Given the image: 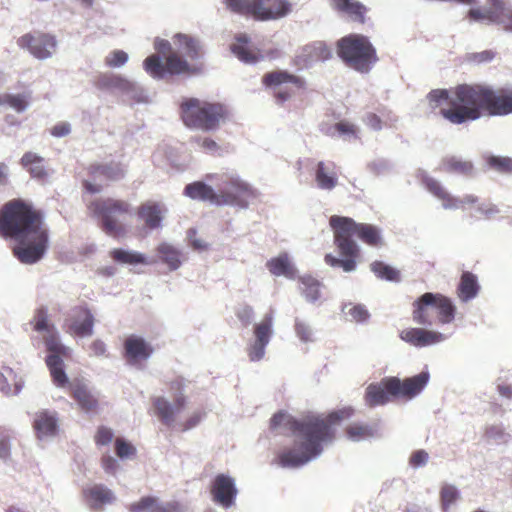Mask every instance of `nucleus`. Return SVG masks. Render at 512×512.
<instances>
[{"label":"nucleus","instance_id":"1","mask_svg":"<svg viewBox=\"0 0 512 512\" xmlns=\"http://www.w3.org/2000/svg\"><path fill=\"white\" fill-rule=\"evenodd\" d=\"M352 414L351 407L332 411L326 419L312 415L299 420L282 411L274 414L270 419V429L283 427L291 431L295 438V449L283 452L279 456V465L283 468H298L320 457L324 445L334 439L333 425L350 418Z\"/></svg>","mask_w":512,"mask_h":512},{"label":"nucleus","instance_id":"2","mask_svg":"<svg viewBox=\"0 0 512 512\" xmlns=\"http://www.w3.org/2000/svg\"><path fill=\"white\" fill-rule=\"evenodd\" d=\"M450 97L447 89H434L427 94L432 109L444 103L450 108H442L441 115L453 124L479 119L483 114L504 116L512 113V92L497 93L486 85L461 84L455 87Z\"/></svg>","mask_w":512,"mask_h":512},{"label":"nucleus","instance_id":"3","mask_svg":"<svg viewBox=\"0 0 512 512\" xmlns=\"http://www.w3.org/2000/svg\"><path fill=\"white\" fill-rule=\"evenodd\" d=\"M0 234L14 239V256L22 264L42 260L49 248V229L43 215L20 200L6 203L0 211Z\"/></svg>","mask_w":512,"mask_h":512},{"label":"nucleus","instance_id":"4","mask_svg":"<svg viewBox=\"0 0 512 512\" xmlns=\"http://www.w3.org/2000/svg\"><path fill=\"white\" fill-rule=\"evenodd\" d=\"M180 115L185 126L204 132L216 131L228 116L229 110L220 102L198 98H184L180 104Z\"/></svg>","mask_w":512,"mask_h":512},{"label":"nucleus","instance_id":"5","mask_svg":"<svg viewBox=\"0 0 512 512\" xmlns=\"http://www.w3.org/2000/svg\"><path fill=\"white\" fill-rule=\"evenodd\" d=\"M209 178L215 179L216 198H214V205L216 206L247 209L250 200L257 196V191L236 173L210 175Z\"/></svg>","mask_w":512,"mask_h":512},{"label":"nucleus","instance_id":"6","mask_svg":"<svg viewBox=\"0 0 512 512\" xmlns=\"http://www.w3.org/2000/svg\"><path fill=\"white\" fill-rule=\"evenodd\" d=\"M338 56L350 67L368 73L378 58L369 38L361 34H350L337 43Z\"/></svg>","mask_w":512,"mask_h":512},{"label":"nucleus","instance_id":"7","mask_svg":"<svg viewBox=\"0 0 512 512\" xmlns=\"http://www.w3.org/2000/svg\"><path fill=\"white\" fill-rule=\"evenodd\" d=\"M330 225L334 230V242L343 258L336 257L331 253L325 255V263L333 268H342L346 273L356 270V258L359 254V246L353 240V233L347 225L334 222V216L330 218Z\"/></svg>","mask_w":512,"mask_h":512},{"label":"nucleus","instance_id":"8","mask_svg":"<svg viewBox=\"0 0 512 512\" xmlns=\"http://www.w3.org/2000/svg\"><path fill=\"white\" fill-rule=\"evenodd\" d=\"M413 306V321L423 326L433 324L432 318L428 315L429 309L438 311L441 324L451 323L456 314V306L452 300L440 293L426 292L414 301Z\"/></svg>","mask_w":512,"mask_h":512},{"label":"nucleus","instance_id":"9","mask_svg":"<svg viewBox=\"0 0 512 512\" xmlns=\"http://www.w3.org/2000/svg\"><path fill=\"white\" fill-rule=\"evenodd\" d=\"M88 208L93 216L100 221L106 234L115 236L123 232L118 217L128 213V203L112 198L96 199L89 204Z\"/></svg>","mask_w":512,"mask_h":512},{"label":"nucleus","instance_id":"10","mask_svg":"<svg viewBox=\"0 0 512 512\" xmlns=\"http://www.w3.org/2000/svg\"><path fill=\"white\" fill-rule=\"evenodd\" d=\"M430 380V373L427 368L419 374L401 380L399 377L391 376L382 379L383 385L388 389L392 397L412 400L422 393Z\"/></svg>","mask_w":512,"mask_h":512},{"label":"nucleus","instance_id":"11","mask_svg":"<svg viewBox=\"0 0 512 512\" xmlns=\"http://www.w3.org/2000/svg\"><path fill=\"white\" fill-rule=\"evenodd\" d=\"M274 318L272 313L264 315L261 322L253 326V339H251L247 353L250 361L258 362L265 356L266 347L274 334Z\"/></svg>","mask_w":512,"mask_h":512},{"label":"nucleus","instance_id":"12","mask_svg":"<svg viewBox=\"0 0 512 512\" xmlns=\"http://www.w3.org/2000/svg\"><path fill=\"white\" fill-rule=\"evenodd\" d=\"M210 494L216 505L224 509L233 507L238 495L235 478L225 473L217 474L211 483Z\"/></svg>","mask_w":512,"mask_h":512},{"label":"nucleus","instance_id":"13","mask_svg":"<svg viewBox=\"0 0 512 512\" xmlns=\"http://www.w3.org/2000/svg\"><path fill=\"white\" fill-rule=\"evenodd\" d=\"M18 43L38 60L51 58L58 45L56 37L47 33L25 34L19 38Z\"/></svg>","mask_w":512,"mask_h":512},{"label":"nucleus","instance_id":"14","mask_svg":"<svg viewBox=\"0 0 512 512\" xmlns=\"http://www.w3.org/2000/svg\"><path fill=\"white\" fill-rule=\"evenodd\" d=\"M255 19L277 20L286 17L292 10L288 0H255Z\"/></svg>","mask_w":512,"mask_h":512},{"label":"nucleus","instance_id":"15","mask_svg":"<svg viewBox=\"0 0 512 512\" xmlns=\"http://www.w3.org/2000/svg\"><path fill=\"white\" fill-rule=\"evenodd\" d=\"M334 222L344 223L350 231L358 238L370 246H378L382 241L381 231L374 225L366 223H356L353 219L334 215Z\"/></svg>","mask_w":512,"mask_h":512},{"label":"nucleus","instance_id":"16","mask_svg":"<svg viewBox=\"0 0 512 512\" xmlns=\"http://www.w3.org/2000/svg\"><path fill=\"white\" fill-rule=\"evenodd\" d=\"M95 317L87 306L72 309L70 329L79 337H89L94 333Z\"/></svg>","mask_w":512,"mask_h":512},{"label":"nucleus","instance_id":"17","mask_svg":"<svg viewBox=\"0 0 512 512\" xmlns=\"http://www.w3.org/2000/svg\"><path fill=\"white\" fill-rule=\"evenodd\" d=\"M400 338L418 348L431 346L446 339L442 333L424 328L405 329L401 331Z\"/></svg>","mask_w":512,"mask_h":512},{"label":"nucleus","instance_id":"18","mask_svg":"<svg viewBox=\"0 0 512 512\" xmlns=\"http://www.w3.org/2000/svg\"><path fill=\"white\" fill-rule=\"evenodd\" d=\"M153 351L152 345L140 336L131 335L124 342V353L129 364L149 359Z\"/></svg>","mask_w":512,"mask_h":512},{"label":"nucleus","instance_id":"19","mask_svg":"<svg viewBox=\"0 0 512 512\" xmlns=\"http://www.w3.org/2000/svg\"><path fill=\"white\" fill-rule=\"evenodd\" d=\"M129 512H184L178 502H160L152 496L142 497L129 506Z\"/></svg>","mask_w":512,"mask_h":512},{"label":"nucleus","instance_id":"20","mask_svg":"<svg viewBox=\"0 0 512 512\" xmlns=\"http://www.w3.org/2000/svg\"><path fill=\"white\" fill-rule=\"evenodd\" d=\"M125 79L121 74L113 72H100L93 79L94 87L109 95L118 96L122 94Z\"/></svg>","mask_w":512,"mask_h":512},{"label":"nucleus","instance_id":"21","mask_svg":"<svg viewBox=\"0 0 512 512\" xmlns=\"http://www.w3.org/2000/svg\"><path fill=\"white\" fill-rule=\"evenodd\" d=\"M421 180L425 188L437 199L442 201V207L444 209L457 210L460 208V199L447 192L438 180L425 173L422 175Z\"/></svg>","mask_w":512,"mask_h":512},{"label":"nucleus","instance_id":"22","mask_svg":"<svg viewBox=\"0 0 512 512\" xmlns=\"http://www.w3.org/2000/svg\"><path fill=\"white\" fill-rule=\"evenodd\" d=\"M34 428L40 440L54 437L58 431L57 413L49 410L37 413L34 419Z\"/></svg>","mask_w":512,"mask_h":512},{"label":"nucleus","instance_id":"23","mask_svg":"<svg viewBox=\"0 0 512 512\" xmlns=\"http://www.w3.org/2000/svg\"><path fill=\"white\" fill-rule=\"evenodd\" d=\"M73 397L84 412H96L98 408V394L87 385L83 383L76 384L73 388Z\"/></svg>","mask_w":512,"mask_h":512},{"label":"nucleus","instance_id":"24","mask_svg":"<svg viewBox=\"0 0 512 512\" xmlns=\"http://www.w3.org/2000/svg\"><path fill=\"white\" fill-rule=\"evenodd\" d=\"M173 44L176 47L174 52L179 53L182 57L190 60H198L201 57L198 40L187 34L177 33L173 38Z\"/></svg>","mask_w":512,"mask_h":512},{"label":"nucleus","instance_id":"25","mask_svg":"<svg viewBox=\"0 0 512 512\" xmlns=\"http://www.w3.org/2000/svg\"><path fill=\"white\" fill-rule=\"evenodd\" d=\"M89 506L99 509L104 504L112 503L115 499L113 492L102 484H95L83 490Z\"/></svg>","mask_w":512,"mask_h":512},{"label":"nucleus","instance_id":"26","mask_svg":"<svg viewBox=\"0 0 512 512\" xmlns=\"http://www.w3.org/2000/svg\"><path fill=\"white\" fill-rule=\"evenodd\" d=\"M24 387L22 377L10 367H2L0 371V392L4 395H18Z\"/></svg>","mask_w":512,"mask_h":512},{"label":"nucleus","instance_id":"27","mask_svg":"<svg viewBox=\"0 0 512 512\" xmlns=\"http://www.w3.org/2000/svg\"><path fill=\"white\" fill-rule=\"evenodd\" d=\"M43 162L44 158L34 152H26L20 159L21 166L30 173L32 178L39 181H45L48 178Z\"/></svg>","mask_w":512,"mask_h":512},{"label":"nucleus","instance_id":"28","mask_svg":"<svg viewBox=\"0 0 512 512\" xmlns=\"http://www.w3.org/2000/svg\"><path fill=\"white\" fill-rule=\"evenodd\" d=\"M332 7L338 12L348 15L353 21L364 23L367 8L357 0H330Z\"/></svg>","mask_w":512,"mask_h":512},{"label":"nucleus","instance_id":"29","mask_svg":"<svg viewBox=\"0 0 512 512\" xmlns=\"http://www.w3.org/2000/svg\"><path fill=\"white\" fill-rule=\"evenodd\" d=\"M479 290L480 285L477 276L469 271L463 272L457 287L459 299L467 303L477 297Z\"/></svg>","mask_w":512,"mask_h":512},{"label":"nucleus","instance_id":"30","mask_svg":"<svg viewBox=\"0 0 512 512\" xmlns=\"http://www.w3.org/2000/svg\"><path fill=\"white\" fill-rule=\"evenodd\" d=\"M89 171L94 179H104L109 181H117L124 177L125 171L121 164L116 162L93 164Z\"/></svg>","mask_w":512,"mask_h":512},{"label":"nucleus","instance_id":"31","mask_svg":"<svg viewBox=\"0 0 512 512\" xmlns=\"http://www.w3.org/2000/svg\"><path fill=\"white\" fill-rule=\"evenodd\" d=\"M488 2L494 6V12L490 15L492 23L512 34V8L507 7L504 0H488Z\"/></svg>","mask_w":512,"mask_h":512},{"label":"nucleus","instance_id":"32","mask_svg":"<svg viewBox=\"0 0 512 512\" xmlns=\"http://www.w3.org/2000/svg\"><path fill=\"white\" fill-rule=\"evenodd\" d=\"M441 169L448 173H455L466 177H473L474 175L473 163L457 156L443 158Z\"/></svg>","mask_w":512,"mask_h":512},{"label":"nucleus","instance_id":"33","mask_svg":"<svg viewBox=\"0 0 512 512\" xmlns=\"http://www.w3.org/2000/svg\"><path fill=\"white\" fill-rule=\"evenodd\" d=\"M184 195L193 200L208 201L214 205L216 189L202 181H195L185 186Z\"/></svg>","mask_w":512,"mask_h":512},{"label":"nucleus","instance_id":"34","mask_svg":"<svg viewBox=\"0 0 512 512\" xmlns=\"http://www.w3.org/2000/svg\"><path fill=\"white\" fill-rule=\"evenodd\" d=\"M157 253L162 263L171 271L179 269L182 265V251L175 246L162 242L157 247Z\"/></svg>","mask_w":512,"mask_h":512},{"label":"nucleus","instance_id":"35","mask_svg":"<svg viewBox=\"0 0 512 512\" xmlns=\"http://www.w3.org/2000/svg\"><path fill=\"white\" fill-rule=\"evenodd\" d=\"M46 364L53 383L59 388L65 387L68 384L69 379L65 372L63 357H59L58 355H47Z\"/></svg>","mask_w":512,"mask_h":512},{"label":"nucleus","instance_id":"36","mask_svg":"<svg viewBox=\"0 0 512 512\" xmlns=\"http://www.w3.org/2000/svg\"><path fill=\"white\" fill-rule=\"evenodd\" d=\"M46 364L53 383L59 388L65 387L68 384L69 379L65 372L63 357H59L58 355H47Z\"/></svg>","mask_w":512,"mask_h":512},{"label":"nucleus","instance_id":"37","mask_svg":"<svg viewBox=\"0 0 512 512\" xmlns=\"http://www.w3.org/2000/svg\"><path fill=\"white\" fill-rule=\"evenodd\" d=\"M266 266L270 273L275 276H285L289 279H293L295 277L296 270L291 264L288 254L286 253L270 259Z\"/></svg>","mask_w":512,"mask_h":512},{"label":"nucleus","instance_id":"38","mask_svg":"<svg viewBox=\"0 0 512 512\" xmlns=\"http://www.w3.org/2000/svg\"><path fill=\"white\" fill-rule=\"evenodd\" d=\"M167 75L195 74L198 69L190 65L184 57L177 52L166 56Z\"/></svg>","mask_w":512,"mask_h":512},{"label":"nucleus","instance_id":"39","mask_svg":"<svg viewBox=\"0 0 512 512\" xmlns=\"http://www.w3.org/2000/svg\"><path fill=\"white\" fill-rule=\"evenodd\" d=\"M390 392L383 383H371L365 391V401L369 407L385 405L390 400Z\"/></svg>","mask_w":512,"mask_h":512},{"label":"nucleus","instance_id":"40","mask_svg":"<svg viewBox=\"0 0 512 512\" xmlns=\"http://www.w3.org/2000/svg\"><path fill=\"white\" fill-rule=\"evenodd\" d=\"M138 214L139 218L144 221L146 226L150 229L161 227L163 217L158 203L148 202L141 205Z\"/></svg>","mask_w":512,"mask_h":512},{"label":"nucleus","instance_id":"41","mask_svg":"<svg viewBox=\"0 0 512 512\" xmlns=\"http://www.w3.org/2000/svg\"><path fill=\"white\" fill-rule=\"evenodd\" d=\"M300 291L305 300L309 303L317 302L321 297L322 283L311 275L299 277Z\"/></svg>","mask_w":512,"mask_h":512},{"label":"nucleus","instance_id":"42","mask_svg":"<svg viewBox=\"0 0 512 512\" xmlns=\"http://www.w3.org/2000/svg\"><path fill=\"white\" fill-rule=\"evenodd\" d=\"M263 83L267 87H270V88L279 87L284 83H292V84L296 85L297 87H302L304 84V82L301 78H299L293 74H290L287 71H282V70L266 73L263 76Z\"/></svg>","mask_w":512,"mask_h":512},{"label":"nucleus","instance_id":"43","mask_svg":"<svg viewBox=\"0 0 512 512\" xmlns=\"http://www.w3.org/2000/svg\"><path fill=\"white\" fill-rule=\"evenodd\" d=\"M315 182L318 189L330 192L337 186L338 177L328 171L323 161H319L315 169Z\"/></svg>","mask_w":512,"mask_h":512},{"label":"nucleus","instance_id":"44","mask_svg":"<svg viewBox=\"0 0 512 512\" xmlns=\"http://www.w3.org/2000/svg\"><path fill=\"white\" fill-rule=\"evenodd\" d=\"M153 406L162 423L168 427L172 426L177 413L174 405L166 398L158 396L153 398Z\"/></svg>","mask_w":512,"mask_h":512},{"label":"nucleus","instance_id":"45","mask_svg":"<svg viewBox=\"0 0 512 512\" xmlns=\"http://www.w3.org/2000/svg\"><path fill=\"white\" fill-rule=\"evenodd\" d=\"M110 256L114 261L121 264L138 265V264H150L147 261L146 256L143 253L127 250L123 248H116L110 252Z\"/></svg>","mask_w":512,"mask_h":512},{"label":"nucleus","instance_id":"46","mask_svg":"<svg viewBox=\"0 0 512 512\" xmlns=\"http://www.w3.org/2000/svg\"><path fill=\"white\" fill-rule=\"evenodd\" d=\"M43 342L49 352L48 355H58L59 357H63L69 353V348L60 340V334L57 328H52V331L45 333L43 335Z\"/></svg>","mask_w":512,"mask_h":512},{"label":"nucleus","instance_id":"47","mask_svg":"<svg viewBox=\"0 0 512 512\" xmlns=\"http://www.w3.org/2000/svg\"><path fill=\"white\" fill-rule=\"evenodd\" d=\"M144 70L154 79L160 80L167 76L166 61L162 56L152 54L143 61Z\"/></svg>","mask_w":512,"mask_h":512},{"label":"nucleus","instance_id":"48","mask_svg":"<svg viewBox=\"0 0 512 512\" xmlns=\"http://www.w3.org/2000/svg\"><path fill=\"white\" fill-rule=\"evenodd\" d=\"M378 429L376 425H362L354 424L346 429V434L349 440L353 442H360L362 440L375 437Z\"/></svg>","mask_w":512,"mask_h":512},{"label":"nucleus","instance_id":"49","mask_svg":"<svg viewBox=\"0 0 512 512\" xmlns=\"http://www.w3.org/2000/svg\"><path fill=\"white\" fill-rule=\"evenodd\" d=\"M30 324L33 326L34 331L38 333H47L52 331V328H56V326L49 321L48 309L45 306L36 309Z\"/></svg>","mask_w":512,"mask_h":512},{"label":"nucleus","instance_id":"50","mask_svg":"<svg viewBox=\"0 0 512 512\" xmlns=\"http://www.w3.org/2000/svg\"><path fill=\"white\" fill-rule=\"evenodd\" d=\"M294 332L297 338L302 343H312L316 340L315 330L309 321L306 319L295 317L294 319Z\"/></svg>","mask_w":512,"mask_h":512},{"label":"nucleus","instance_id":"51","mask_svg":"<svg viewBox=\"0 0 512 512\" xmlns=\"http://www.w3.org/2000/svg\"><path fill=\"white\" fill-rule=\"evenodd\" d=\"M121 96H126L138 103L148 101L147 91L138 83L133 82L129 79H125V85L123 86Z\"/></svg>","mask_w":512,"mask_h":512},{"label":"nucleus","instance_id":"52","mask_svg":"<svg viewBox=\"0 0 512 512\" xmlns=\"http://www.w3.org/2000/svg\"><path fill=\"white\" fill-rule=\"evenodd\" d=\"M370 267L372 272L380 279L386 281H399L400 279L399 271L382 261H374Z\"/></svg>","mask_w":512,"mask_h":512},{"label":"nucleus","instance_id":"53","mask_svg":"<svg viewBox=\"0 0 512 512\" xmlns=\"http://www.w3.org/2000/svg\"><path fill=\"white\" fill-rule=\"evenodd\" d=\"M487 165L500 173H512V158L508 156L489 155Z\"/></svg>","mask_w":512,"mask_h":512},{"label":"nucleus","instance_id":"54","mask_svg":"<svg viewBox=\"0 0 512 512\" xmlns=\"http://www.w3.org/2000/svg\"><path fill=\"white\" fill-rule=\"evenodd\" d=\"M229 10L238 14H249L255 18V0H225Z\"/></svg>","mask_w":512,"mask_h":512},{"label":"nucleus","instance_id":"55","mask_svg":"<svg viewBox=\"0 0 512 512\" xmlns=\"http://www.w3.org/2000/svg\"><path fill=\"white\" fill-rule=\"evenodd\" d=\"M460 497V492L455 485L444 484L440 490V499L443 509L446 511Z\"/></svg>","mask_w":512,"mask_h":512},{"label":"nucleus","instance_id":"56","mask_svg":"<svg viewBox=\"0 0 512 512\" xmlns=\"http://www.w3.org/2000/svg\"><path fill=\"white\" fill-rule=\"evenodd\" d=\"M342 311L351 317V319L358 323H364L370 318V313L367 308L362 304L352 306L351 304H345L342 307Z\"/></svg>","mask_w":512,"mask_h":512},{"label":"nucleus","instance_id":"57","mask_svg":"<svg viewBox=\"0 0 512 512\" xmlns=\"http://www.w3.org/2000/svg\"><path fill=\"white\" fill-rule=\"evenodd\" d=\"M310 57L315 61H326L332 57V50L324 42H315L308 46Z\"/></svg>","mask_w":512,"mask_h":512},{"label":"nucleus","instance_id":"58","mask_svg":"<svg viewBox=\"0 0 512 512\" xmlns=\"http://www.w3.org/2000/svg\"><path fill=\"white\" fill-rule=\"evenodd\" d=\"M327 133L331 136H334L337 133L338 136H342L346 139H350L352 137L353 138L357 137L355 126L353 124H351L349 122H345V121H340V122L334 124L333 126H331L329 128Z\"/></svg>","mask_w":512,"mask_h":512},{"label":"nucleus","instance_id":"59","mask_svg":"<svg viewBox=\"0 0 512 512\" xmlns=\"http://www.w3.org/2000/svg\"><path fill=\"white\" fill-rule=\"evenodd\" d=\"M488 7L485 10H481L479 8H472L468 11V18L472 22H484L486 21L488 24L492 23L491 13L494 12V6L487 1Z\"/></svg>","mask_w":512,"mask_h":512},{"label":"nucleus","instance_id":"60","mask_svg":"<svg viewBox=\"0 0 512 512\" xmlns=\"http://www.w3.org/2000/svg\"><path fill=\"white\" fill-rule=\"evenodd\" d=\"M129 56L123 50H113L105 57V65L110 68H120L128 62Z\"/></svg>","mask_w":512,"mask_h":512},{"label":"nucleus","instance_id":"61","mask_svg":"<svg viewBox=\"0 0 512 512\" xmlns=\"http://www.w3.org/2000/svg\"><path fill=\"white\" fill-rule=\"evenodd\" d=\"M29 94H10L8 97V106L18 113L24 112L29 106Z\"/></svg>","mask_w":512,"mask_h":512},{"label":"nucleus","instance_id":"62","mask_svg":"<svg viewBox=\"0 0 512 512\" xmlns=\"http://www.w3.org/2000/svg\"><path fill=\"white\" fill-rule=\"evenodd\" d=\"M369 170L375 175H386L390 173L394 165L393 163L385 158H378L368 164Z\"/></svg>","mask_w":512,"mask_h":512},{"label":"nucleus","instance_id":"63","mask_svg":"<svg viewBox=\"0 0 512 512\" xmlns=\"http://www.w3.org/2000/svg\"><path fill=\"white\" fill-rule=\"evenodd\" d=\"M231 52L246 64H254L258 60L257 56L247 46L231 45Z\"/></svg>","mask_w":512,"mask_h":512},{"label":"nucleus","instance_id":"64","mask_svg":"<svg viewBox=\"0 0 512 512\" xmlns=\"http://www.w3.org/2000/svg\"><path fill=\"white\" fill-rule=\"evenodd\" d=\"M485 435L489 440L494 441L496 444L507 443L510 438V434L506 433L505 430L498 425L488 427Z\"/></svg>","mask_w":512,"mask_h":512}]
</instances>
